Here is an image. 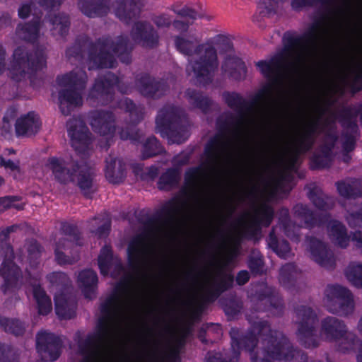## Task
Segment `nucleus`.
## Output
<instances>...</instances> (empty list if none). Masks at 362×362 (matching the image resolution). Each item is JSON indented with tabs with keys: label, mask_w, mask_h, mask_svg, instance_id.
<instances>
[{
	"label": "nucleus",
	"mask_w": 362,
	"mask_h": 362,
	"mask_svg": "<svg viewBox=\"0 0 362 362\" xmlns=\"http://www.w3.org/2000/svg\"><path fill=\"white\" fill-rule=\"evenodd\" d=\"M127 253L132 266L135 269H139L150 261L154 253V247L144 235H139L129 243Z\"/></svg>",
	"instance_id": "obj_20"
},
{
	"label": "nucleus",
	"mask_w": 362,
	"mask_h": 362,
	"mask_svg": "<svg viewBox=\"0 0 362 362\" xmlns=\"http://www.w3.org/2000/svg\"><path fill=\"white\" fill-rule=\"evenodd\" d=\"M11 25V18L8 13L0 12V29Z\"/></svg>",
	"instance_id": "obj_64"
},
{
	"label": "nucleus",
	"mask_w": 362,
	"mask_h": 362,
	"mask_svg": "<svg viewBox=\"0 0 362 362\" xmlns=\"http://www.w3.org/2000/svg\"><path fill=\"white\" fill-rule=\"evenodd\" d=\"M185 185L182 192L185 196H189L192 199L194 210L197 213L204 211L209 206L205 197L210 185L208 170L201 167L189 169L185 173Z\"/></svg>",
	"instance_id": "obj_12"
},
{
	"label": "nucleus",
	"mask_w": 362,
	"mask_h": 362,
	"mask_svg": "<svg viewBox=\"0 0 362 362\" xmlns=\"http://www.w3.org/2000/svg\"><path fill=\"white\" fill-rule=\"evenodd\" d=\"M112 6L116 16L128 23L139 15L141 3V0H117Z\"/></svg>",
	"instance_id": "obj_30"
},
{
	"label": "nucleus",
	"mask_w": 362,
	"mask_h": 362,
	"mask_svg": "<svg viewBox=\"0 0 362 362\" xmlns=\"http://www.w3.org/2000/svg\"><path fill=\"white\" fill-rule=\"evenodd\" d=\"M267 245L279 257L288 258L293 255L288 243L284 240H278L274 229L270 232L267 238Z\"/></svg>",
	"instance_id": "obj_45"
},
{
	"label": "nucleus",
	"mask_w": 362,
	"mask_h": 362,
	"mask_svg": "<svg viewBox=\"0 0 362 362\" xmlns=\"http://www.w3.org/2000/svg\"><path fill=\"white\" fill-rule=\"evenodd\" d=\"M163 151L161 146L155 136L147 139L143 145L142 158L144 159L156 156Z\"/></svg>",
	"instance_id": "obj_52"
},
{
	"label": "nucleus",
	"mask_w": 362,
	"mask_h": 362,
	"mask_svg": "<svg viewBox=\"0 0 362 362\" xmlns=\"http://www.w3.org/2000/svg\"><path fill=\"white\" fill-rule=\"evenodd\" d=\"M322 303L328 312L346 316L354 308L353 295L344 286L338 284H328L323 293Z\"/></svg>",
	"instance_id": "obj_16"
},
{
	"label": "nucleus",
	"mask_w": 362,
	"mask_h": 362,
	"mask_svg": "<svg viewBox=\"0 0 362 362\" xmlns=\"http://www.w3.org/2000/svg\"><path fill=\"white\" fill-rule=\"evenodd\" d=\"M110 218L107 214L94 217L90 221V231L99 238L106 237L110 229Z\"/></svg>",
	"instance_id": "obj_46"
},
{
	"label": "nucleus",
	"mask_w": 362,
	"mask_h": 362,
	"mask_svg": "<svg viewBox=\"0 0 362 362\" xmlns=\"http://www.w3.org/2000/svg\"><path fill=\"white\" fill-rule=\"evenodd\" d=\"M45 168L60 184L67 185L76 181L82 193L89 197L95 191L93 183L94 170L86 164H79L75 160H66L62 158L50 157Z\"/></svg>",
	"instance_id": "obj_8"
},
{
	"label": "nucleus",
	"mask_w": 362,
	"mask_h": 362,
	"mask_svg": "<svg viewBox=\"0 0 362 362\" xmlns=\"http://www.w3.org/2000/svg\"><path fill=\"white\" fill-rule=\"evenodd\" d=\"M88 122L93 131L102 136H112L116 129L115 117L110 111H91L88 114Z\"/></svg>",
	"instance_id": "obj_24"
},
{
	"label": "nucleus",
	"mask_w": 362,
	"mask_h": 362,
	"mask_svg": "<svg viewBox=\"0 0 362 362\" xmlns=\"http://www.w3.org/2000/svg\"><path fill=\"white\" fill-rule=\"evenodd\" d=\"M105 177L112 183L122 182L124 177V164L112 156H109L105 160Z\"/></svg>",
	"instance_id": "obj_38"
},
{
	"label": "nucleus",
	"mask_w": 362,
	"mask_h": 362,
	"mask_svg": "<svg viewBox=\"0 0 362 362\" xmlns=\"http://www.w3.org/2000/svg\"><path fill=\"white\" fill-rule=\"evenodd\" d=\"M353 0H327L331 19L327 25L313 24L292 46V59L286 61L282 54H277L269 61H259L256 65L269 84L252 104L238 93H224L223 98L236 116L218 118L220 132L207 144L206 153L211 171L221 173L230 165L241 144L250 132L264 127L274 116L275 102L274 90L284 91L301 79L309 66L317 57L319 49L337 37L351 23Z\"/></svg>",
	"instance_id": "obj_1"
},
{
	"label": "nucleus",
	"mask_w": 362,
	"mask_h": 362,
	"mask_svg": "<svg viewBox=\"0 0 362 362\" xmlns=\"http://www.w3.org/2000/svg\"><path fill=\"white\" fill-rule=\"evenodd\" d=\"M98 265L103 275H107L113 266L116 271L112 273V276H116L124 273V267L120 261L113 257L111 249L107 246L101 250L98 257Z\"/></svg>",
	"instance_id": "obj_33"
},
{
	"label": "nucleus",
	"mask_w": 362,
	"mask_h": 362,
	"mask_svg": "<svg viewBox=\"0 0 362 362\" xmlns=\"http://www.w3.org/2000/svg\"><path fill=\"white\" fill-rule=\"evenodd\" d=\"M279 223L285 235L295 243H299L301 238L300 226L293 223L289 219V212L287 209H281L279 211Z\"/></svg>",
	"instance_id": "obj_41"
},
{
	"label": "nucleus",
	"mask_w": 362,
	"mask_h": 362,
	"mask_svg": "<svg viewBox=\"0 0 362 362\" xmlns=\"http://www.w3.org/2000/svg\"><path fill=\"white\" fill-rule=\"evenodd\" d=\"M202 274V281H198L197 276L194 278V284L197 286L198 297L202 304L214 301L233 282V278L224 274L221 269L205 271Z\"/></svg>",
	"instance_id": "obj_14"
},
{
	"label": "nucleus",
	"mask_w": 362,
	"mask_h": 362,
	"mask_svg": "<svg viewBox=\"0 0 362 362\" xmlns=\"http://www.w3.org/2000/svg\"><path fill=\"white\" fill-rule=\"evenodd\" d=\"M345 219L351 228H362V205L356 206L347 211Z\"/></svg>",
	"instance_id": "obj_53"
},
{
	"label": "nucleus",
	"mask_w": 362,
	"mask_h": 362,
	"mask_svg": "<svg viewBox=\"0 0 362 362\" xmlns=\"http://www.w3.org/2000/svg\"><path fill=\"white\" fill-rule=\"evenodd\" d=\"M293 211L294 216L302 221L305 227L309 228L320 226L329 218L328 214H325L322 216L315 215L306 205L303 204H298L295 205Z\"/></svg>",
	"instance_id": "obj_34"
},
{
	"label": "nucleus",
	"mask_w": 362,
	"mask_h": 362,
	"mask_svg": "<svg viewBox=\"0 0 362 362\" xmlns=\"http://www.w3.org/2000/svg\"><path fill=\"white\" fill-rule=\"evenodd\" d=\"M17 228L11 226L4 229L0 235V258L3 259L0 267V276L4 279L5 284L1 287L4 293H6L9 286L15 285L21 277L19 267L13 263V250L8 243V235Z\"/></svg>",
	"instance_id": "obj_15"
},
{
	"label": "nucleus",
	"mask_w": 362,
	"mask_h": 362,
	"mask_svg": "<svg viewBox=\"0 0 362 362\" xmlns=\"http://www.w3.org/2000/svg\"><path fill=\"white\" fill-rule=\"evenodd\" d=\"M176 49L182 54L191 57L186 67L188 76L194 78L200 84L211 81L218 66L215 46L222 47L228 52L221 66L222 71L235 80H240L246 75L245 63L233 53V45L229 39L223 35H217L206 42L198 44L195 38L188 39L177 36L175 38Z\"/></svg>",
	"instance_id": "obj_4"
},
{
	"label": "nucleus",
	"mask_w": 362,
	"mask_h": 362,
	"mask_svg": "<svg viewBox=\"0 0 362 362\" xmlns=\"http://www.w3.org/2000/svg\"><path fill=\"white\" fill-rule=\"evenodd\" d=\"M0 327L6 332L14 335H21L25 331V325L16 319L0 317Z\"/></svg>",
	"instance_id": "obj_51"
},
{
	"label": "nucleus",
	"mask_w": 362,
	"mask_h": 362,
	"mask_svg": "<svg viewBox=\"0 0 362 362\" xmlns=\"http://www.w3.org/2000/svg\"><path fill=\"white\" fill-rule=\"evenodd\" d=\"M185 97L188 103L193 107L200 109L206 112L211 105L212 102L202 93L192 89H187L185 92Z\"/></svg>",
	"instance_id": "obj_47"
},
{
	"label": "nucleus",
	"mask_w": 362,
	"mask_h": 362,
	"mask_svg": "<svg viewBox=\"0 0 362 362\" xmlns=\"http://www.w3.org/2000/svg\"><path fill=\"white\" fill-rule=\"evenodd\" d=\"M66 128L72 147L78 153L85 154L89 149L90 132L83 120L71 118L67 122Z\"/></svg>",
	"instance_id": "obj_21"
},
{
	"label": "nucleus",
	"mask_w": 362,
	"mask_h": 362,
	"mask_svg": "<svg viewBox=\"0 0 362 362\" xmlns=\"http://www.w3.org/2000/svg\"><path fill=\"white\" fill-rule=\"evenodd\" d=\"M210 237L211 238H217L219 240L221 247H227V252L230 256H238L239 253L240 244L237 239L230 235H225L221 228H216V231L211 233Z\"/></svg>",
	"instance_id": "obj_44"
},
{
	"label": "nucleus",
	"mask_w": 362,
	"mask_h": 362,
	"mask_svg": "<svg viewBox=\"0 0 362 362\" xmlns=\"http://www.w3.org/2000/svg\"><path fill=\"white\" fill-rule=\"evenodd\" d=\"M132 49V44L127 36L120 35L115 40L103 37L95 42L87 36H81L66 49V56L70 61L73 59L86 63L89 70L112 68L117 63L115 56L119 57L122 62L129 64Z\"/></svg>",
	"instance_id": "obj_6"
},
{
	"label": "nucleus",
	"mask_w": 362,
	"mask_h": 362,
	"mask_svg": "<svg viewBox=\"0 0 362 362\" xmlns=\"http://www.w3.org/2000/svg\"><path fill=\"white\" fill-rule=\"evenodd\" d=\"M45 64L43 49L37 50L33 56L25 47L20 46L13 51L7 69L13 81H21L30 72L42 69Z\"/></svg>",
	"instance_id": "obj_13"
},
{
	"label": "nucleus",
	"mask_w": 362,
	"mask_h": 362,
	"mask_svg": "<svg viewBox=\"0 0 362 362\" xmlns=\"http://www.w3.org/2000/svg\"><path fill=\"white\" fill-rule=\"evenodd\" d=\"M47 278L52 286H67L69 284V279L63 272H52L47 275Z\"/></svg>",
	"instance_id": "obj_56"
},
{
	"label": "nucleus",
	"mask_w": 362,
	"mask_h": 362,
	"mask_svg": "<svg viewBox=\"0 0 362 362\" xmlns=\"http://www.w3.org/2000/svg\"><path fill=\"white\" fill-rule=\"evenodd\" d=\"M87 80L86 73L78 67L57 77L58 84L63 88L59 92V108L63 115H69L75 107L82 105Z\"/></svg>",
	"instance_id": "obj_9"
},
{
	"label": "nucleus",
	"mask_w": 362,
	"mask_h": 362,
	"mask_svg": "<svg viewBox=\"0 0 362 362\" xmlns=\"http://www.w3.org/2000/svg\"><path fill=\"white\" fill-rule=\"evenodd\" d=\"M40 125L38 116L30 112L16 120V132L18 136H31L39 132Z\"/></svg>",
	"instance_id": "obj_31"
},
{
	"label": "nucleus",
	"mask_w": 362,
	"mask_h": 362,
	"mask_svg": "<svg viewBox=\"0 0 362 362\" xmlns=\"http://www.w3.org/2000/svg\"><path fill=\"white\" fill-rule=\"evenodd\" d=\"M119 134L122 139H129L134 142L139 141L141 137V134L132 125L127 127V129H122Z\"/></svg>",
	"instance_id": "obj_57"
},
{
	"label": "nucleus",
	"mask_w": 362,
	"mask_h": 362,
	"mask_svg": "<svg viewBox=\"0 0 362 362\" xmlns=\"http://www.w3.org/2000/svg\"><path fill=\"white\" fill-rule=\"evenodd\" d=\"M69 25L68 16L64 13L49 14L42 23L37 18L29 23L18 25L16 34L24 40L35 42L43 34V27L48 26L52 35L59 39L67 35Z\"/></svg>",
	"instance_id": "obj_10"
},
{
	"label": "nucleus",
	"mask_w": 362,
	"mask_h": 362,
	"mask_svg": "<svg viewBox=\"0 0 362 362\" xmlns=\"http://www.w3.org/2000/svg\"><path fill=\"white\" fill-rule=\"evenodd\" d=\"M81 11L89 18L106 16L110 11L109 0H79Z\"/></svg>",
	"instance_id": "obj_32"
},
{
	"label": "nucleus",
	"mask_w": 362,
	"mask_h": 362,
	"mask_svg": "<svg viewBox=\"0 0 362 362\" xmlns=\"http://www.w3.org/2000/svg\"><path fill=\"white\" fill-rule=\"evenodd\" d=\"M18 200V199L17 197L11 196L0 198V213L10 207L19 209L18 205L15 204Z\"/></svg>",
	"instance_id": "obj_60"
},
{
	"label": "nucleus",
	"mask_w": 362,
	"mask_h": 362,
	"mask_svg": "<svg viewBox=\"0 0 362 362\" xmlns=\"http://www.w3.org/2000/svg\"><path fill=\"white\" fill-rule=\"evenodd\" d=\"M121 285L102 303L98 332L78 342L81 362H111L119 340L140 298V286L134 274H129Z\"/></svg>",
	"instance_id": "obj_3"
},
{
	"label": "nucleus",
	"mask_w": 362,
	"mask_h": 362,
	"mask_svg": "<svg viewBox=\"0 0 362 362\" xmlns=\"http://www.w3.org/2000/svg\"><path fill=\"white\" fill-rule=\"evenodd\" d=\"M187 203L180 198H176L167 202L162 209L164 223L160 226V230L164 235H168L181 216Z\"/></svg>",
	"instance_id": "obj_28"
},
{
	"label": "nucleus",
	"mask_w": 362,
	"mask_h": 362,
	"mask_svg": "<svg viewBox=\"0 0 362 362\" xmlns=\"http://www.w3.org/2000/svg\"><path fill=\"white\" fill-rule=\"evenodd\" d=\"M152 21L159 28H167L173 23V18L168 13H162L154 16Z\"/></svg>",
	"instance_id": "obj_59"
},
{
	"label": "nucleus",
	"mask_w": 362,
	"mask_h": 362,
	"mask_svg": "<svg viewBox=\"0 0 362 362\" xmlns=\"http://www.w3.org/2000/svg\"><path fill=\"white\" fill-rule=\"evenodd\" d=\"M118 106L119 108L129 113L133 124L139 122L143 118L144 107L141 106H136L131 100L127 98L121 99L118 103Z\"/></svg>",
	"instance_id": "obj_49"
},
{
	"label": "nucleus",
	"mask_w": 362,
	"mask_h": 362,
	"mask_svg": "<svg viewBox=\"0 0 362 362\" xmlns=\"http://www.w3.org/2000/svg\"><path fill=\"white\" fill-rule=\"evenodd\" d=\"M61 235L54 250L56 260L59 264H73L78 260V255L77 251L73 252V249L70 246L72 242H75L76 245L81 244L78 242V229L72 224L63 223Z\"/></svg>",
	"instance_id": "obj_18"
},
{
	"label": "nucleus",
	"mask_w": 362,
	"mask_h": 362,
	"mask_svg": "<svg viewBox=\"0 0 362 362\" xmlns=\"http://www.w3.org/2000/svg\"><path fill=\"white\" fill-rule=\"evenodd\" d=\"M337 70L342 84H351L354 90H362V61L339 63Z\"/></svg>",
	"instance_id": "obj_25"
},
{
	"label": "nucleus",
	"mask_w": 362,
	"mask_h": 362,
	"mask_svg": "<svg viewBox=\"0 0 362 362\" xmlns=\"http://www.w3.org/2000/svg\"><path fill=\"white\" fill-rule=\"evenodd\" d=\"M308 197L313 204L322 211L332 209L335 204L334 197L325 194L315 184L308 186Z\"/></svg>",
	"instance_id": "obj_36"
},
{
	"label": "nucleus",
	"mask_w": 362,
	"mask_h": 362,
	"mask_svg": "<svg viewBox=\"0 0 362 362\" xmlns=\"http://www.w3.org/2000/svg\"><path fill=\"white\" fill-rule=\"evenodd\" d=\"M78 283L86 298L95 296L98 284L96 273L91 269L81 271L78 275Z\"/></svg>",
	"instance_id": "obj_37"
},
{
	"label": "nucleus",
	"mask_w": 362,
	"mask_h": 362,
	"mask_svg": "<svg viewBox=\"0 0 362 362\" xmlns=\"http://www.w3.org/2000/svg\"><path fill=\"white\" fill-rule=\"evenodd\" d=\"M361 116L362 122V105L344 108L339 113V121L343 127V133L340 139L337 136L336 124L334 118L327 119L321 122L319 117L310 118L305 121L297 132L292 140L291 146L284 153V149L267 148L265 151L279 159L282 168L272 180L274 192H281L291 183L293 177L292 173L297 170L300 154L310 151L319 134L324 135L320 148L311 158L310 166L313 169H321L329 167L334 155L337 153L336 148L341 145L343 152V160L348 163L351 156L348 154L352 151L358 136L356 118Z\"/></svg>",
	"instance_id": "obj_2"
},
{
	"label": "nucleus",
	"mask_w": 362,
	"mask_h": 362,
	"mask_svg": "<svg viewBox=\"0 0 362 362\" xmlns=\"http://www.w3.org/2000/svg\"><path fill=\"white\" fill-rule=\"evenodd\" d=\"M351 240L354 243L355 247L362 255V231L356 230L353 232L351 235Z\"/></svg>",
	"instance_id": "obj_62"
},
{
	"label": "nucleus",
	"mask_w": 362,
	"mask_h": 362,
	"mask_svg": "<svg viewBox=\"0 0 362 362\" xmlns=\"http://www.w3.org/2000/svg\"><path fill=\"white\" fill-rule=\"evenodd\" d=\"M248 264L254 273L257 274L263 271V261L261 257H251Z\"/></svg>",
	"instance_id": "obj_61"
},
{
	"label": "nucleus",
	"mask_w": 362,
	"mask_h": 362,
	"mask_svg": "<svg viewBox=\"0 0 362 362\" xmlns=\"http://www.w3.org/2000/svg\"><path fill=\"white\" fill-rule=\"evenodd\" d=\"M0 166L4 167L6 170H10L15 174L21 173L20 161H13L10 159L6 160L3 156H0ZM14 177H16V175H14Z\"/></svg>",
	"instance_id": "obj_58"
},
{
	"label": "nucleus",
	"mask_w": 362,
	"mask_h": 362,
	"mask_svg": "<svg viewBox=\"0 0 362 362\" xmlns=\"http://www.w3.org/2000/svg\"><path fill=\"white\" fill-rule=\"evenodd\" d=\"M301 274L300 270L293 263H287L279 270V281L286 289H291Z\"/></svg>",
	"instance_id": "obj_40"
},
{
	"label": "nucleus",
	"mask_w": 362,
	"mask_h": 362,
	"mask_svg": "<svg viewBox=\"0 0 362 362\" xmlns=\"http://www.w3.org/2000/svg\"><path fill=\"white\" fill-rule=\"evenodd\" d=\"M62 342L59 337L45 330L36 335V348L45 361L57 360L60 355Z\"/></svg>",
	"instance_id": "obj_23"
},
{
	"label": "nucleus",
	"mask_w": 362,
	"mask_h": 362,
	"mask_svg": "<svg viewBox=\"0 0 362 362\" xmlns=\"http://www.w3.org/2000/svg\"><path fill=\"white\" fill-rule=\"evenodd\" d=\"M185 333L176 334L168 345L167 350L160 354L157 340H151L146 335L141 339V342L146 346V355L149 360L154 362L158 361L160 362H180V353L185 345Z\"/></svg>",
	"instance_id": "obj_17"
},
{
	"label": "nucleus",
	"mask_w": 362,
	"mask_h": 362,
	"mask_svg": "<svg viewBox=\"0 0 362 362\" xmlns=\"http://www.w3.org/2000/svg\"><path fill=\"white\" fill-rule=\"evenodd\" d=\"M340 196L346 198L357 197L362 195V181L358 179L348 178L335 184Z\"/></svg>",
	"instance_id": "obj_39"
},
{
	"label": "nucleus",
	"mask_w": 362,
	"mask_h": 362,
	"mask_svg": "<svg viewBox=\"0 0 362 362\" xmlns=\"http://www.w3.org/2000/svg\"><path fill=\"white\" fill-rule=\"evenodd\" d=\"M0 362H19L17 351L9 344H0Z\"/></svg>",
	"instance_id": "obj_54"
},
{
	"label": "nucleus",
	"mask_w": 362,
	"mask_h": 362,
	"mask_svg": "<svg viewBox=\"0 0 362 362\" xmlns=\"http://www.w3.org/2000/svg\"><path fill=\"white\" fill-rule=\"evenodd\" d=\"M62 1L63 0H37L38 4L45 9L59 6Z\"/></svg>",
	"instance_id": "obj_63"
},
{
	"label": "nucleus",
	"mask_w": 362,
	"mask_h": 362,
	"mask_svg": "<svg viewBox=\"0 0 362 362\" xmlns=\"http://www.w3.org/2000/svg\"><path fill=\"white\" fill-rule=\"evenodd\" d=\"M132 40L144 47L152 48L158 45L159 36L150 23L136 22L131 31Z\"/></svg>",
	"instance_id": "obj_26"
},
{
	"label": "nucleus",
	"mask_w": 362,
	"mask_h": 362,
	"mask_svg": "<svg viewBox=\"0 0 362 362\" xmlns=\"http://www.w3.org/2000/svg\"><path fill=\"white\" fill-rule=\"evenodd\" d=\"M175 13L178 16L187 19V21H173V24L174 28L181 32L187 31L189 25L192 24L193 22L197 18H202L204 17V14L198 13L193 9L185 6L180 10L175 11Z\"/></svg>",
	"instance_id": "obj_42"
},
{
	"label": "nucleus",
	"mask_w": 362,
	"mask_h": 362,
	"mask_svg": "<svg viewBox=\"0 0 362 362\" xmlns=\"http://www.w3.org/2000/svg\"><path fill=\"white\" fill-rule=\"evenodd\" d=\"M33 296L37 305L39 314L46 315L52 311L51 299L40 286L33 287Z\"/></svg>",
	"instance_id": "obj_48"
},
{
	"label": "nucleus",
	"mask_w": 362,
	"mask_h": 362,
	"mask_svg": "<svg viewBox=\"0 0 362 362\" xmlns=\"http://www.w3.org/2000/svg\"><path fill=\"white\" fill-rule=\"evenodd\" d=\"M296 335L299 343L307 349L317 347L322 339L335 342L338 350L343 353L355 351L360 344L358 336L349 331L346 323L333 316H327L320 322V332H317L319 318L310 306L301 305L295 310Z\"/></svg>",
	"instance_id": "obj_5"
},
{
	"label": "nucleus",
	"mask_w": 362,
	"mask_h": 362,
	"mask_svg": "<svg viewBox=\"0 0 362 362\" xmlns=\"http://www.w3.org/2000/svg\"><path fill=\"white\" fill-rule=\"evenodd\" d=\"M344 275L351 285L362 288V262H349L344 269Z\"/></svg>",
	"instance_id": "obj_43"
},
{
	"label": "nucleus",
	"mask_w": 362,
	"mask_h": 362,
	"mask_svg": "<svg viewBox=\"0 0 362 362\" xmlns=\"http://www.w3.org/2000/svg\"><path fill=\"white\" fill-rule=\"evenodd\" d=\"M257 295L253 298L257 301L258 310H264L262 305L269 306L274 315H279L282 313L283 305L281 298L275 293L272 288L264 284H261L257 290Z\"/></svg>",
	"instance_id": "obj_27"
},
{
	"label": "nucleus",
	"mask_w": 362,
	"mask_h": 362,
	"mask_svg": "<svg viewBox=\"0 0 362 362\" xmlns=\"http://www.w3.org/2000/svg\"><path fill=\"white\" fill-rule=\"evenodd\" d=\"M183 112L173 105H166L158 112L156 119V129L162 136H167L172 143L182 144L189 137V129L182 124Z\"/></svg>",
	"instance_id": "obj_11"
},
{
	"label": "nucleus",
	"mask_w": 362,
	"mask_h": 362,
	"mask_svg": "<svg viewBox=\"0 0 362 362\" xmlns=\"http://www.w3.org/2000/svg\"><path fill=\"white\" fill-rule=\"evenodd\" d=\"M55 313L60 319H71L75 315L76 301L74 298L64 293L54 297Z\"/></svg>",
	"instance_id": "obj_35"
},
{
	"label": "nucleus",
	"mask_w": 362,
	"mask_h": 362,
	"mask_svg": "<svg viewBox=\"0 0 362 362\" xmlns=\"http://www.w3.org/2000/svg\"><path fill=\"white\" fill-rule=\"evenodd\" d=\"M273 217L272 208L266 204H261L252 213L247 214V217L241 221L244 233L247 237H255L259 233L261 226H268L272 223Z\"/></svg>",
	"instance_id": "obj_19"
},
{
	"label": "nucleus",
	"mask_w": 362,
	"mask_h": 362,
	"mask_svg": "<svg viewBox=\"0 0 362 362\" xmlns=\"http://www.w3.org/2000/svg\"><path fill=\"white\" fill-rule=\"evenodd\" d=\"M306 250L310 258L320 266L330 269L335 266V257L327 243L313 237H307Z\"/></svg>",
	"instance_id": "obj_22"
},
{
	"label": "nucleus",
	"mask_w": 362,
	"mask_h": 362,
	"mask_svg": "<svg viewBox=\"0 0 362 362\" xmlns=\"http://www.w3.org/2000/svg\"><path fill=\"white\" fill-rule=\"evenodd\" d=\"M25 247L28 252V258L30 263L35 262L40 257V247L35 240H29L26 243Z\"/></svg>",
	"instance_id": "obj_55"
},
{
	"label": "nucleus",
	"mask_w": 362,
	"mask_h": 362,
	"mask_svg": "<svg viewBox=\"0 0 362 362\" xmlns=\"http://www.w3.org/2000/svg\"><path fill=\"white\" fill-rule=\"evenodd\" d=\"M327 233L330 241L341 249L347 248L350 245L351 235L345 225L339 221L331 220L327 224Z\"/></svg>",
	"instance_id": "obj_29"
},
{
	"label": "nucleus",
	"mask_w": 362,
	"mask_h": 362,
	"mask_svg": "<svg viewBox=\"0 0 362 362\" xmlns=\"http://www.w3.org/2000/svg\"><path fill=\"white\" fill-rule=\"evenodd\" d=\"M180 180V173L176 169L170 168L163 173L158 181V188L160 189H169L176 186Z\"/></svg>",
	"instance_id": "obj_50"
},
{
	"label": "nucleus",
	"mask_w": 362,
	"mask_h": 362,
	"mask_svg": "<svg viewBox=\"0 0 362 362\" xmlns=\"http://www.w3.org/2000/svg\"><path fill=\"white\" fill-rule=\"evenodd\" d=\"M115 85L119 90L124 94L130 93L135 88L146 98H157L165 93L169 88L165 81L156 80L148 74H139L135 79L134 87L125 85L122 80L119 79L111 72L98 78L90 89L88 98L97 100L98 104L107 105L112 100Z\"/></svg>",
	"instance_id": "obj_7"
}]
</instances>
